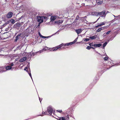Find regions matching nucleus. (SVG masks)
Listing matches in <instances>:
<instances>
[{
    "mask_svg": "<svg viewBox=\"0 0 120 120\" xmlns=\"http://www.w3.org/2000/svg\"><path fill=\"white\" fill-rule=\"evenodd\" d=\"M53 110V109L52 107L49 106L48 107L47 111L50 115H51Z\"/></svg>",
    "mask_w": 120,
    "mask_h": 120,
    "instance_id": "obj_1",
    "label": "nucleus"
},
{
    "mask_svg": "<svg viewBox=\"0 0 120 120\" xmlns=\"http://www.w3.org/2000/svg\"><path fill=\"white\" fill-rule=\"evenodd\" d=\"M42 16H39L37 17V20L38 21L40 22V23H42L43 22Z\"/></svg>",
    "mask_w": 120,
    "mask_h": 120,
    "instance_id": "obj_2",
    "label": "nucleus"
},
{
    "mask_svg": "<svg viewBox=\"0 0 120 120\" xmlns=\"http://www.w3.org/2000/svg\"><path fill=\"white\" fill-rule=\"evenodd\" d=\"M62 47V45H60L58 46H56L55 47L53 48L52 49V51H56L58 49L61 48Z\"/></svg>",
    "mask_w": 120,
    "mask_h": 120,
    "instance_id": "obj_3",
    "label": "nucleus"
},
{
    "mask_svg": "<svg viewBox=\"0 0 120 120\" xmlns=\"http://www.w3.org/2000/svg\"><path fill=\"white\" fill-rule=\"evenodd\" d=\"M100 16L101 17H105L106 14L105 13V11H104L101 12H100Z\"/></svg>",
    "mask_w": 120,
    "mask_h": 120,
    "instance_id": "obj_4",
    "label": "nucleus"
},
{
    "mask_svg": "<svg viewBox=\"0 0 120 120\" xmlns=\"http://www.w3.org/2000/svg\"><path fill=\"white\" fill-rule=\"evenodd\" d=\"M58 17L56 16H52L50 18L51 21L53 22Z\"/></svg>",
    "mask_w": 120,
    "mask_h": 120,
    "instance_id": "obj_5",
    "label": "nucleus"
},
{
    "mask_svg": "<svg viewBox=\"0 0 120 120\" xmlns=\"http://www.w3.org/2000/svg\"><path fill=\"white\" fill-rule=\"evenodd\" d=\"M12 12H9L7 15V17L8 18H10L12 16Z\"/></svg>",
    "mask_w": 120,
    "mask_h": 120,
    "instance_id": "obj_6",
    "label": "nucleus"
},
{
    "mask_svg": "<svg viewBox=\"0 0 120 120\" xmlns=\"http://www.w3.org/2000/svg\"><path fill=\"white\" fill-rule=\"evenodd\" d=\"M21 34H20L17 35L15 37L16 39L15 40V41L17 42L18 39L20 38V37L21 35Z\"/></svg>",
    "mask_w": 120,
    "mask_h": 120,
    "instance_id": "obj_7",
    "label": "nucleus"
},
{
    "mask_svg": "<svg viewBox=\"0 0 120 120\" xmlns=\"http://www.w3.org/2000/svg\"><path fill=\"white\" fill-rule=\"evenodd\" d=\"M26 57H24L22 58L21 59L19 60L20 62H22L25 61L26 59Z\"/></svg>",
    "mask_w": 120,
    "mask_h": 120,
    "instance_id": "obj_8",
    "label": "nucleus"
},
{
    "mask_svg": "<svg viewBox=\"0 0 120 120\" xmlns=\"http://www.w3.org/2000/svg\"><path fill=\"white\" fill-rule=\"evenodd\" d=\"M72 44V43L71 42H70L69 43H67L65 44H62L60 45H62V46H68L69 45H71Z\"/></svg>",
    "mask_w": 120,
    "mask_h": 120,
    "instance_id": "obj_9",
    "label": "nucleus"
},
{
    "mask_svg": "<svg viewBox=\"0 0 120 120\" xmlns=\"http://www.w3.org/2000/svg\"><path fill=\"white\" fill-rule=\"evenodd\" d=\"M82 30L81 29H78L76 30H75V31L78 34L80 33L82 31Z\"/></svg>",
    "mask_w": 120,
    "mask_h": 120,
    "instance_id": "obj_10",
    "label": "nucleus"
},
{
    "mask_svg": "<svg viewBox=\"0 0 120 120\" xmlns=\"http://www.w3.org/2000/svg\"><path fill=\"white\" fill-rule=\"evenodd\" d=\"M80 20H81L82 21L85 22H87L86 20V17L81 18L80 19Z\"/></svg>",
    "mask_w": 120,
    "mask_h": 120,
    "instance_id": "obj_11",
    "label": "nucleus"
},
{
    "mask_svg": "<svg viewBox=\"0 0 120 120\" xmlns=\"http://www.w3.org/2000/svg\"><path fill=\"white\" fill-rule=\"evenodd\" d=\"M101 45L102 44L100 43L94 44V46L96 48L99 47L101 46Z\"/></svg>",
    "mask_w": 120,
    "mask_h": 120,
    "instance_id": "obj_12",
    "label": "nucleus"
},
{
    "mask_svg": "<svg viewBox=\"0 0 120 120\" xmlns=\"http://www.w3.org/2000/svg\"><path fill=\"white\" fill-rule=\"evenodd\" d=\"M63 22V21L62 20H59L55 21V23L58 24H60L62 23Z\"/></svg>",
    "mask_w": 120,
    "mask_h": 120,
    "instance_id": "obj_13",
    "label": "nucleus"
},
{
    "mask_svg": "<svg viewBox=\"0 0 120 120\" xmlns=\"http://www.w3.org/2000/svg\"><path fill=\"white\" fill-rule=\"evenodd\" d=\"M11 68V66H8L6 67V69L7 70H8L10 69Z\"/></svg>",
    "mask_w": 120,
    "mask_h": 120,
    "instance_id": "obj_14",
    "label": "nucleus"
},
{
    "mask_svg": "<svg viewBox=\"0 0 120 120\" xmlns=\"http://www.w3.org/2000/svg\"><path fill=\"white\" fill-rule=\"evenodd\" d=\"M89 39L88 38H84L83 39V41H87L89 40Z\"/></svg>",
    "mask_w": 120,
    "mask_h": 120,
    "instance_id": "obj_15",
    "label": "nucleus"
},
{
    "mask_svg": "<svg viewBox=\"0 0 120 120\" xmlns=\"http://www.w3.org/2000/svg\"><path fill=\"white\" fill-rule=\"evenodd\" d=\"M4 71H3V67H0V73H2Z\"/></svg>",
    "mask_w": 120,
    "mask_h": 120,
    "instance_id": "obj_16",
    "label": "nucleus"
},
{
    "mask_svg": "<svg viewBox=\"0 0 120 120\" xmlns=\"http://www.w3.org/2000/svg\"><path fill=\"white\" fill-rule=\"evenodd\" d=\"M10 22L12 24H14L15 22V20L14 19H11L10 20Z\"/></svg>",
    "mask_w": 120,
    "mask_h": 120,
    "instance_id": "obj_17",
    "label": "nucleus"
},
{
    "mask_svg": "<svg viewBox=\"0 0 120 120\" xmlns=\"http://www.w3.org/2000/svg\"><path fill=\"white\" fill-rule=\"evenodd\" d=\"M102 30H103L101 28H99L96 31L97 32H99Z\"/></svg>",
    "mask_w": 120,
    "mask_h": 120,
    "instance_id": "obj_18",
    "label": "nucleus"
},
{
    "mask_svg": "<svg viewBox=\"0 0 120 120\" xmlns=\"http://www.w3.org/2000/svg\"><path fill=\"white\" fill-rule=\"evenodd\" d=\"M60 120H66V119L64 117H60L59 119Z\"/></svg>",
    "mask_w": 120,
    "mask_h": 120,
    "instance_id": "obj_19",
    "label": "nucleus"
},
{
    "mask_svg": "<svg viewBox=\"0 0 120 120\" xmlns=\"http://www.w3.org/2000/svg\"><path fill=\"white\" fill-rule=\"evenodd\" d=\"M50 37L49 36H48V37H45L43 36H42V37H41L42 38H44V39H45L46 38H49Z\"/></svg>",
    "mask_w": 120,
    "mask_h": 120,
    "instance_id": "obj_20",
    "label": "nucleus"
},
{
    "mask_svg": "<svg viewBox=\"0 0 120 120\" xmlns=\"http://www.w3.org/2000/svg\"><path fill=\"white\" fill-rule=\"evenodd\" d=\"M77 38H76L73 41L71 42V43H72V44L74 43L75 42H76L77 41Z\"/></svg>",
    "mask_w": 120,
    "mask_h": 120,
    "instance_id": "obj_21",
    "label": "nucleus"
},
{
    "mask_svg": "<svg viewBox=\"0 0 120 120\" xmlns=\"http://www.w3.org/2000/svg\"><path fill=\"white\" fill-rule=\"evenodd\" d=\"M107 44V42H105L103 45V47H105L106 45Z\"/></svg>",
    "mask_w": 120,
    "mask_h": 120,
    "instance_id": "obj_22",
    "label": "nucleus"
},
{
    "mask_svg": "<svg viewBox=\"0 0 120 120\" xmlns=\"http://www.w3.org/2000/svg\"><path fill=\"white\" fill-rule=\"evenodd\" d=\"M30 29L29 28H28L26 29V31H27V33H29V31L30 30Z\"/></svg>",
    "mask_w": 120,
    "mask_h": 120,
    "instance_id": "obj_23",
    "label": "nucleus"
},
{
    "mask_svg": "<svg viewBox=\"0 0 120 120\" xmlns=\"http://www.w3.org/2000/svg\"><path fill=\"white\" fill-rule=\"evenodd\" d=\"M90 39H93L95 38V36H93L90 37Z\"/></svg>",
    "mask_w": 120,
    "mask_h": 120,
    "instance_id": "obj_24",
    "label": "nucleus"
},
{
    "mask_svg": "<svg viewBox=\"0 0 120 120\" xmlns=\"http://www.w3.org/2000/svg\"><path fill=\"white\" fill-rule=\"evenodd\" d=\"M100 12H96V14L97 15H100Z\"/></svg>",
    "mask_w": 120,
    "mask_h": 120,
    "instance_id": "obj_25",
    "label": "nucleus"
},
{
    "mask_svg": "<svg viewBox=\"0 0 120 120\" xmlns=\"http://www.w3.org/2000/svg\"><path fill=\"white\" fill-rule=\"evenodd\" d=\"M56 111L60 113H61L62 112V111L61 110H57Z\"/></svg>",
    "mask_w": 120,
    "mask_h": 120,
    "instance_id": "obj_26",
    "label": "nucleus"
},
{
    "mask_svg": "<svg viewBox=\"0 0 120 120\" xmlns=\"http://www.w3.org/2000/svg\"><path fill=\"white\" fill-rule=\"evenodd\" d=\"M95 44H94L93 43H91L89 45L90 46H94V45Z\"/></svg>",
    "mask_w": 120,
    "mask_h": 120,
    "instance_id": "obj_27",
    "label": "nucleus"
},
{
    "mask_svg": "<svg viewBox=\"0 0 120 120\" xmlns=\"http://www.w3.org/2000/svg\"><path fill=\"white\" fill-rule=\"evenodd\" d=\"M91 48V47L89 46H87L86 48V49H87L89 50Z\"/></svg>",
    "mask_w": 120,
    "mask_h": 120,
    "instance_id": "obj_28",
    "label": "nucleus"
},
{
    "mask_svg": "<svg viewBox=\"0 0 120 120\" xmlns=\"http://www.w3.org/2000/svg\"><path fill=\"white\" fill-rule=\"evenodd\" d=\"M44 50V51L45 50V49H43L39 51L38 52H39V53H41V52H43V51Z\"/></svg>",
    "mask_w": 120,
    "mask_h": 120,
    "instance_id": "obj_29",
    "label": "nucleus"
},
{
    "mask_svg": "<svg viewBox=\"0 0 120 120\" xmlns=\"http://www.w3.org/2000/svg\"><path fill=\"white\" fill-rule=\"evenodd\" d=\"M102 2L100 1V2H98L97 3V4L98 5L101 4H102Z\"/></svg>",
    "mask_w": 120,
    "mask_h": 120,
    "instance_id": "obj_30",
    "label": "nucleus"
},
{
    "mask_svg": "<svg viewBox=\"0 0 120 120\" xmlns=\"http://www.w3.org/2000/svg\"><path fill=\"white\" fill-rule=\"evenodd\" d=\"M108 59V57H104V60H107Z\"/></svg>",
    "mask_w": 120,
    "mask_h": 120,
    "instance_id": "obj_31",
    "label": "nucleus"
},
{
    "mask_svg": "<svg viewBox=\"0 0 120 120\" xmlns=\"http://www.w3.org/2000/svg\"><path fill=\"white\" fill-rule=\"evenodd\" d=\"M79 18V15H77L76 17V19L75 20V21H77V20Z\"/></svg>",
    "mask_w": 120,
    "mask_h": 120,
    "instance_id": "obj_32",
    "label": "nucleus"
},
{
    "mask_svg": "<svg viewBox=\"0 0 120 120\" xmlns=\"http://www.w3.org/2000/svg\"><path fill=\"white\" fill-rule=\"evenodd\" d=\"M21 46H18V47L17 48V49H21Z\"/></svg>",
    "mask_w": 120,
    "mask_h": 120,
    "instance_id": "obj_33",
    "label": "nucleus"
},
{
    "mask_svg": "<svg viewBox=\"0 0 120 120\" xmlns=\"http://www.w3.org/2000/svg\"><path fill=\"white\" fill-rule=\"evenodd\" d=\"M101 23V24L102 25H105V22H104L102 23Z\"/></svg>",
    "mask_w": 120,
    "mask_h": 120,
    "instance_id": "obj_34",
    "label": "nucleus"
},
{
    "mask_svg": "<svg viewBox=\"0 0 120 120\" xmlns=\"http://www.w3.org/2000/svg\"><path fill=\"white\" fill-rule=\"evenodd\" d=\"M42 17H43V19H47V17L45 16H42Z\"/></svg>",
    "mask_w": 120,
    "mask_h": 120,
    "instance_id": "obj_35",
    "label": "nucleus"
},
{
    "mask_svg": "<svg viewBox=\"0 0 120 120\" xmlns=\"http://www.w3.org/2000/svg\"><path fill=\"white\" fill-rule=\"evenodd\" d=\"M14 65V64L13 63H11L10 64V66H11L12 67Z\"/></svg>",
    "mask_w": 120,
    "mask_h": 120,
    "instance_id": "obj_36",
    "label": "nucleus"
},
{
    "mask_svg": "<svg viewBox=\"0 0 120 120\" xmlns=\"http://www.w3.org/2000/svg\"><path fill=\"white\" fill-rule=\"evenodd\" d=\"M29 75L31 77V79H32V80H33V79H32V76H31V74L30 73H29Z\"/></svg>",
    "mask_w": 120,
    "mask_h": 120,
    "instance_id": "obj_37",
    "label": "nucleus"
},
{
    "mask_svg": "<svg viewBox=\"0 0 120 120\" xmlns=\"http://www.w3.org/2000/svg\"><path fill=\"white\" fill-rule=\"evenodd\" d=\"M38 34H39V35L40 36V37H42V35L39 32Z\"/></svg>",
    "mask_w": 120,
    "mask_h": 120,
    "instance_id": "obj_38",
    "label": "nucleus"
},
{
    "mask_svg": "<svg viewBox=\"0 0 120 120\" xmlns=\"http://www.w3.org/2000/svg\"><path fill=\"white\" fill-rule=\"evenodd\" d=\"M110 31H108V32H107L106 33V34H109L110 33Z\"/></svg>",
    "mask_w": 120,
    "mask_h": 120,
    "instance_id": "obj_39",
    "label": "nucleus"
},
{
    "mask_svg": "<svg viewBox=\"0 0 120 120\" xmlns=\"http://www.w3.org/2000/svg\"><path fill=\"white\" fill-rule=\"evenodd\" d=\"M98 25V26H102L101 25V23H100V24L99 23Z\"/></svg>",
    "mask_w": 120,
    "mask_h": 120,
    "instance_id": "obj_40",
    "label": "nucleus"
},
{
    "mask_svg": "<svg viewBox=\"0 0 120 120\" xmlns=\"http://www.w3.org/2000/svg\"><path fill=\"white\" fill-rule=\"evenodd\" d=\"M44 113L45 114V115H47V113L46 112H45Z\"/></svg>",
    "mask_w": 120,
    "mask_h": 120,
    "instance_id": "obj_41",
    "label": "nucleus"
},
{
    "mask_svg": "<svg viewBox=\"0 0 120 120\" xmlns=\"http://www.w3.org/2000/svg\"><path fill=\"white\" fill-rule=\"evenodd\" d=\"M27 68L26 67L24 69V70H26V69H27Z\"/></svg>",
    "mask_w": 120,
    "mask_h": 120,
    "instance_id": "obj_42",
    "label": "nucleus"
},
{
    "mask_svg": "<svg viewBox=\"0 0 120 120\" xmlns=\"http://www.w3.org/2000/svg\"><path fill=\"white\" fill-rule=\"evenodd\" d=\"M91 48H92L93 49H95V48L93 47H91Z\"/></svg>",
    "mask_w": 120,
    "mask_h": 120,
    "instance_id": "obj_43",
    "label": "nucleus"
},
{
    "mask_svg": "<svg viewBox=\"0 0 120 120\" xmlns=\"http://www.w3.org/2000/svg\"><path fill=\"white\" fill-rule=\"evenodd\" d=\"M67 117V118H68L67 120H69V116H68Z\"/></svg>",
    "mask_w": 120,
    "mask_h": 120,
    "instance_id": "obj_44",
    "label": "nucleus"
},
{
    "mask_svg": "<svg viewBox=\"0 0 120 120\" xmlns=\"http://www.w3.org/2000/svg\"><path fill=\"white\" fill-rule=\"evenodd\" d=\"M99 27V26H98H98H96V28H97Z\"/></svg>",
    "mask_w": 120,
    "mask_h": 120,
    "instance_id": "obj_45",
    "label": "nucleus"
},
{
    "mask_svg": "<svg viewBox=\"0 0 120 120\" xmlns=\"http://www.w3.org/2000/svg\"><path fill=\"white\" fill-rule=\"evenodd\" d=\"M99 18L95 22H94V23H95L96 22H97L98 20V19H99Z\"/></svg>",
    "mask_w": 120,
    "mask_h": 120,
    "instance_id": "obj_46",
    "label": "nucleus"
},
{
    "mask_svg": "<svg viewBox=\"0 0 120 120\" xmlns=\"http://www.w3.org/2000/svg\"><path fill=\"white\" fill-rule=\"evenodd\" d=\"M40 26V23H39V24H38V26H37V27H38V26Z\"/></svg>",
    "mask_w": 120,
    "mask_h": 120,
    "instance_id": "obj_47",
    "label": "nucleus"
},
{
    "mask_svg": "<svg viewBox=\"0 0 120 120\" xmlns=\"http://www.w3.org/2000/svg\"><path fill=\"white\" fill-rule=\"evenodd\" d=\"M39 100L40 101V102H41V101L40 100V99L39 97Z\"/></svg>",
    "mask_w": 120,
    "mask_h": 120,
    "instance_id": "obj_48",
    "label": "nucleus"
},
{
    "mask_svg": "<svg viewBox=\"0 0 120 120\" xmlns=\"http://www.w3.org/2000/svg\"><path fill=\"white\" fill-rule=\"evenodd\" d=\"M15 61H17V60H18V59H16L15 60Z\"/></svg>",
    "mask_w": 120,
    "mask_h": 120,
    "instance_id": "obj_49",
    "label": "nucleus"
},
{
    "mask_svg": "<svg viewBox=\"0 0 120 120\" xmlns=\"http://www.w3.org/2000/svg\"><path fill=\"white\" fill-rule=\"evenodd\" d=\"M113 15V16H114L115 17H116V16H115L114 15Z\"/></svg>",
    "mask_w": 120,
    "mask_h": 120,
    "instance_id": "obj_50",
    "label": "nucleus"
},
{
    "mask_svg": "<svg viewBox=\"0 0 120 120\" xmlns=\"http://www.w3.org/2000/svg\"><path fill=\"white\" fill-rule=\"evenodd\" d=\"M26 71H27V70H26Z\"/></svg>",
    "mask_w": 120,
    "mask_h": 120,
    "instance_id": "obj_51",
    "label": "nucleus"
}]
</instances>
